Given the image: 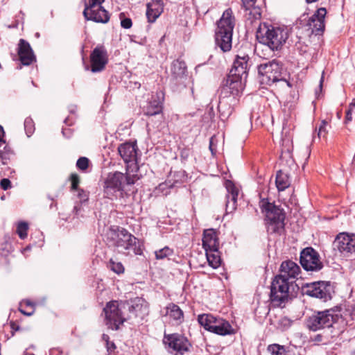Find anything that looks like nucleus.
<instances>
[{
	"label": "nucleus",
	"instance_id": "1",
	"mask_svg": "<svg viewBox=\"0 0 355 355\" xmlns=\"http://www.w3.org/2000/svg\"><path fill=\"white\" fill-rule=\"evenodd\" d=\"M107 241L110 245L124 250L127 254L132 252L135 255H141V242L127 230L119 227H112L107 232Z\"/></svg>",
	"mask_w": 355,
	"mask_h": 355
},
{
	"label": "nucleus",
	"instance_id": "2",
	"mask_svg": "<svg viewBox=\"0 0 355 355\" xmlns=\"http://www.w3.org/2000/svg\"><path fill=\"white\" fill-rule=\"evenodd\" d=\"M137 179V175L130 174L129 171L107 173L103 182V196L110 200L116 199L119 194L122 195L125 186L134 184Z\"/></svg>",
	"mask_w": 355,
	"mask_h": 355
},
{
	"label": "nucleus",
	"instance_id": "3",
	"mask_svg": "<svg viewBox=\"0 0 355 355\" xmlns=\"http://www.w3.org/2000/svg\"><path fill=\"white\" fill-rule=\"evenodd\" d=\"M299 286L276 275L270 286V300L274 306L284 307L291 300L296 297Z\"/></svg>",
	"mask_w": 355,
	"mask_h": 355
},
{
	"label": "nucleus",
	"instance_id": "4",
	"mask_svg": "<svg viewBox=\"0 0 355 355\" xmlns=\"http://www.w3.org/2000/svg\"><path fill=\"white\" fill-rule=\"evenodd\" d=\"M235 19L231 8L225 10L217 23L215 32V43L223 52L230 51Z\"/></svg>",
	"mask_w": 355,
	"mask_h": 355
},
{
	"label": "nucleus",
	"instance_id": "5",
	"mask_svg": "<svg viewBox=\"0 0 355 355\" xmlns=\"http://www.w3.org/2000/svg\"><path fill=\"white\" fill-rule=\"evenodd\" d=\"M260 207L266 215V227L267 232L270 234H277L281 235L285 230V212L272 203L268 202L266 199L260 201Z\"/></svg>",
	"mask_w": 355,
	"mask_h": 355
},
{
	"label": "nucleus",
	"instance_id": "6",
	"mask_svg": "<svg viewBox=\"0 0 355 355\" xmlns=\"http://www.w3.org/2000/svg\"><path fill=\"white\" fill-rule=\"evenodd\" d=\"M288 37L286 29L266 24L260 26L257 32V38L259 42L268 46L272 51L279 50Z\"/></svg>",
	"mask_w": 355,
	"mask_h": 355
},
{
	"label": "nucleus",
	"instance_id": "7",
	"mask_svg": "<svg viewBox=\"0 0 355 355\" xmlns=\"http://www.w3.org/2000/svg\"><path fill=\"white\" fill-rule=\"evenodd\" d=\"M282 71V67L276 60L261 64L258 67V73L261 76V82L268 85L284 80Z\"/></svg>",
	"mask_w": 355,
	"mask_h": 355
},
{
	"label": "nucleus",
	"instance_id": "8",
	"mask_svg": "<svg viewBox=\"0 0 355 355\" xmlns=\"http://www.w3.org/2000/svg\"><path fill=\"white\" fill-rule=\"evenodd\" d=\"M241 77L230 74L224 80L220 89V95L230 98L231 103H236L237 98L242 93L243 85Z\"/></svg>",
	"mask_w": 355,
	"mask_h": 355
},
{
	"label": "nucleus",
	"instance_id": "9",
	"mask_svg": "<svg viewBox=\"0 0 355 355\" xmlns=\"http://www.w3.org/2000/svg\"><path fill=\"white\" fill-rule=\"evenodd\" d=\"M338 315H335L331 310L318 311L309 318L306 322L308 328L312 331L330 327L334 322H338Z\"/></svg>",
	"mask_w": 355,
	"mask_h": 355
},
{
	"label": "nucleus",
	"instance_id": "10",
	"mask_svg": "<svg viewBox=\"0 0 355 355\" xmlns=\"http://www.w3.org/2000/svg\"><path fill=\"white\" fill-rule=\"evenodd\" d=\"M104 1L105 0H89V4H85L83 10V15L86 20H91L103 24L109 21L110 15L101 6Z\"/></svg>",
	"mask_w": 355,
	"mask_h": 355
},
{
	"label": "nucleus",
	"instance_id": "11",
	"mask_svg": "<svg viewBox=\"0 0 355 355\" xmlns=\"http://www.w3.org/2000/svg\"><path fill=\"white\" fill-rule=\"evenodd\" d=\"M300 261L302 268L306 271H319L323 268L318 252L311 247L302 250Z\"/></svg>",
	"mask_w": 355,
	"mask_h": 355
},
{
	"label": "nucleus",
	"instance_id": "12",
	"mask_svg": "<svg viewBox=\"0 0 355 355\" xmlns=\"http://www.w3.org/2000/svg\"><path fill=\"white\" fill-rule=\"evenodd\" d=\"M118 152L123 161L127 164V171H137L139 169L137 163V147L136 144L126 142L118 147Z\"/></svg>",
	"mask_w": 355,
	"mask_h": 355
},
{
	"label": "nucleus",
	"instance_id": "13",
	"mask_svg": "<svg viewBox=\"0 0 355 355\" xmlns=\"http://www.w3.org/2000/svg\"><path fill=\"white\" fill-rule=\"evenodd\" d=\"M105 315V324L112 330H118L125 319L122 316L116 301L108 302L103 309Z\"/></svg>",
	"mask_w": 355,
	"mask_h": 355
},
{
	"label": "nucleus",
	"instance_id": "14",
	"mask_svg": "<svg viewBox=\"0 0 355 355\" xmlns=\"http://www.w3.org/2000/svg\"><path fill=\"white\" fill-rule=\"evenodd\" d=\"M164 343L168 346V351L174 355H183L191 346L187 338L178 334L165 336Z\"/></svg>",
	"mask_w": 355,
	"mask_h": 355
},
{
	"label": "nucleus",
	"instance_id": "15",
	"mask_svg": "<svg viewBox=\"0 0 355 355\" xmlns=\"http://www.w3.org/2000/svg\"><path fill=\"white\" fill-rule=\"evenodd\" d=\"M91 71L93 73L102 71L108 62L107 50L103 45L94 49L90 54Z\"/></svg>",
	"mask_w": 355,
	"mask_h": 355
},
{
	"label": "nucleus",
	"instance_id": "16",
	"mask_svg": "<svg viewBox=\"0 0 355 355\" xmlns=\"http://www.w3.org/2000/svg\"><path fill=\"white\" fill-rule=\"evenodd\" d=\"M334 245L343 254L355 252V234L340 233L336 238Z\"/></svg>",
	"mask_w": 355,
	"mask_h": 355
},
{
	"label": "nucleus",
	"instance_id": "17",
	"mask_svg": "<svg viewBox=\"0 0 355 355\" xmlns=\"http://www.w3.org/2000/svg\"><path fill=\"white\" fill-rule=\"evenodd\" d=\"M304 293L311 297L327 301L330 299L329 285L324 282H315L307 284Z\"/></svg>",
	"mask_w": 355,
	"mask_h": 355
},
{
	"label": "nucleus",
	"instance_id": "18",
	"mask_svg": "<svg viewBox=\"0 0 355 355\" xmlns=\"http://www.w3.org/2000/svg\"><path fill=\"white\" fill-rule=\"evenodd\" d=\"M300 273V266L291 260H286L281 263L279 274L277 276L281 277L282 279H286V281L291 282L293 284H295V280L297 279Z\"/></svg>",
	"mask_w": 355,
	"mask_h": 355
},
{
	"label": "nucleus",
	"instance_id": "19",
	"mask_svg": "<svg viewBox=\"0 0 355 355\" xmlns=\"http://www.w3.org/2000/svg\"><path fill=\"white\" fill-rule=\"evenodd\" d=\"M326 14V8H320L310 17L309 20V25L312 29V33L315 34V35H322L324 31V18Z\"/></svg>",
	"mask_w": 355,
	"mask_h": 355
},
{
	"label": "nucleus",
	"instance_id": "20",
	"mask_svg": "<svg viewBox=\"0 0 355 355\" xmlns=\"http://www.w3.org/2000/svg\"><path fill=\"white\" fill-rule=\"evenodd\" d=\"M250 57L243 53L242 55H237L233 66L230 70V74L238 76L239 77H247L248 70L249 67Z\"/></svg>",
	"mask_w": 355,
	"mask_h": 355
},
{
	"label": "nucleus",
	"instance_id": "21",
	"mask_svg": "<svg viewBox=\"0 0 355 355\" xmlns=\"http://www.w3.org/2000/svg\"><path fill=\"white\" fill-rule=\"evenodd\" d=\"M18 55L24 65H29L35 60V56L28 42L20 39L18 44Z\"/></svg>",
	"mask_w": 355,
	"mask_h": 355
},
{
	"label": "nucleus",
	"instance_id": "22",
	"mask_svg": "<svg viewBox=\"0 0 355 355\" xmlns=\"http://www.w3.org/2000/svg\"><path fill=\"white\" fill-rule=\"evenodd\" d=\"M209 331L220 336L232 335L235 332L230 322L220 317L215 318Z\"/></svg>",
	"mask_w": 355,
	"mask_h": 355
},
{
	"label": "nucleus",
	"instance_id": "23",
	"mask_svg": "<svg viewBox=\"0 0 355 355\" xmlns=\"http://www.w3.org/2000/svg\"><path fill=\"white\" fill-rule=\"evenodd\" d=\"M165 309L166 313L163 316L168 317L174 324L179 325L184 322V312L178 305L169 303Z\"/></svg>",
	"mask_w": 355,
	"mask_h": 355
},
{
	"label": "nucleus",
	"instance_id": "24",
	"mask_svg": "<svg viewBox=\"0 0 355 355\" xmlns=\"http://www.w3.org/2000/svg\"><path fill=\"white\" fill-rule=\"evenodd\" d=\"M202 247L206 250H214L219 247V241L216 232L214 229L205 230L203 232Z\"/></svg>",
	"mask_w": 355,
	"mask_h": 355
},
{
	"label": "nucleus",
	"instance_id": "25",
	"mask_svg": "<svg viewBox=\"0 0 355 355\" xmlns=\"http://www.w3.org/2000/svg\"><path fill=\"white\" fill-rule=\"evenodd\" d=\"M230 99L227 97L224 98V96L220 95L219 96L218 109L222 117L228 118L233 112V106L236 103H231Z\"/></svg>",
	"mask_w": 355,
	"mask_h": 355
},
{
	"label": "nucleus",
	"instance_id": "26",
	"mask_svg": "<svg viewBox=\"0 0 355 355\" xmlns=\"http://www.w3.org/2000/svg\"><path fill=\"white\" fill-rule=\"evenodd\" d=\"M128 310L130 313L137 315L138 312L141 311L144 308H146V302L142 297H137L127 302Z\"/></svg>",
	"mask_w": 355,
	"mask_h": 355
},
{
	"label": "nucleus",
	"instance_id": "27",
	"mask_svg": "<svg viewBox=\"0 0 355 355\" xmlns=\"http://www.w3.org/2000/svg\"><path fill=\"white\" fill-rule=\"evenodd\" d=\"M275 184L279 191H284L291 184L289 176L282 170L278 171L276 175Z\"/></svg>",
	"mask_w": 355,
	"mask_h": 355
},
{
	"label": "nucleus",
	"instance_id": "28",
	"mask_svg": "<svg viewBox=\"0 0 355 355\" xmlns=\"http://www.w3.org/2000/svg\"><path fill=\"white\" fill-rule=\"evenodd\" d=\"M206 257L209 265L213 268H218L221 264V259L219 255L218 248H216V250H206Z\"/></svg>",
	"mask_w": 355,
	"mask_h": 355
},
{
	"label": "nucleus",
	"instance_id": "29",
	"mask_svg": "<svg viewBox=\"0 0 355 355\" xmlns=\"http://www.w3.org/2000/svg\"><path fill=\"white\" fill-rule=\"evenodd\" d=\"M162 8L159 3H148L146 17L149 22H154L161 15Z\"/></svg>",
	"mask_w": 355,
	"mask_h": 355
},
{
	"label": "nucleus",
	"instance_id": "30",
	"mask_svg": "<svg viewBox=\"0 0 355 355\" xmlns=\"http://www.w3.org/2000/svg\"><path fill=\"white\" fill-rule=\"evenodd\" d=\"M162 103L155 99L154 96H153L152 100L148 103V105L145 107L144 113L148 116H154L159 114L162 112Z\"/></svg>",
	"mask_w": 355,
	"mask_h": 355
},
{
	"label": "nucleus",
	"instance_id": "31",
	"mask_svg": "<svg viewBox=\"0 0 355 355\" xmlns=\"http://www.w3.org/2000/svg\"><path fill=\"white\" fill-rule=\"evenodd\" d=\"M187 71V65L184 61L176 60L173 62L171 73L175 78H182Z\"/></svg>",
	"mask_w": 355,
	"mask_h": 355
},
{
	"label": "nucleus",
	"instance_id": "32",
	"mask_svg": "<svg viewBox=\"0 0 355 355\" xmlns=\"http://www.w3.org/2000/svg\"><path fill=\"white\" fill-rule=\"evenodd\" d=\"M241 0L243 6L245 10L252 9L254 15L261 16V8L263 4V0Z\"/></svg>",
	"mask_w": 355,
	"mask_h": 355
},
{
	"label": "nucleus",
	"instance_id": "33",
	"mask_svg": "<svg viewBox=\"0 0 355 355\" xmlns=\"http://www.w3.org/2000/svg\"><path fill=\"white\" fill-rule=\"evenodd\" d=\"M228 193L227 195V209L234 210L236 209V204L238 197V190L232 186L230 189L227 188Z\"/></svg>",
	"mask_w": 355,
	"mask_h": 355
},
{
	"label": "nucleus",
	"instance_id": "34",
	"mask_svg": "<svg viewBox=\"0 0 355 355\" xmlns=\"http://www.w3.org/2000/svg\"><path fill=\"white\" fill-rule=\"evenodd\" d=\"M215 318L216 316H214L211 314H200L198 316V322L206 330L209 331L211 326H212V322H214Z\"/></svg>",
	"mask_w": 355,
	"mask_h": 355
},
{
	"label": "nucleus",
	"instance_id": "35",
	"mask_svg": "<svg viewBox=\"0 0 355 355\" xmlns=\"http://www.w3.org/2000/svg\"><path fill=\"white\" fill-rule=\"evenodd\" d=\"M340 317L345 321L347 324L349 322L355 320V304L345 305V308L343 311Z\"/></svg>",
	"mask_w": 355,
	"mask_h": 355
},
{
	"label": "nucleus",
	"instance_id": "36",
	"mask_svg": "<svg viewBox=\"0 0 355 355\" xmlns=\"http://www.w3.org/2000/svg\"><path fill=\"white\" fill-rule=\"evenodd\" d=\"M268 351L272 355H285L286 349L284 346L278 344L270 345L268 347Z\"/></svg>",
	"mask_w": 355,
	"mask_h": 355
},
{
	"label": "nucleus",
	"instance_id": "37",
	"mask_svg": "<svg viewBox=\"0 0 355 355\" xmlns=\"http://www.w3.org/2000/svg\"><path fill=\"white\" fill-rule=\"evenodd\" d=\"M173 252V250L170 249L168 247H164L162 249L155 251V254L157 259H164L172 255Z\"/></svg>",
	"mask_w": 355,
	"mask_h": 355
},
{
	"label": "nucleus",
	"instance_id": "38",
	"mask_svg": "<svg viewBox=\"0 0 355 355\" xmlns=\"http://www.w3.org/2000/svg\"><path fill=\"white\" fill-rule=\"evenodd\" d=\"M110 268L116 274H121L124 272V267L121 262H116L112 259L109 261Z\"/></svg>",
	"mask_w": 355,
	"mask_h": 355
},
{
	"label": "nucleus",
	"instance_id": "39",
	"mask_svg": "<svg viewBox=\"0 0 355 355\" xmlns=\"http://www.w3.org/2000/svg\"><path fill=\"white\" fill-rule=\"evenodd\" d=\"M28 229V223L26 222H20L17 225V232L20 239H24L27 236V231Z\"/></svg>",
	"mask_w": 355,
	"mask_h": 355
},
{
	"label": "nucleus",
	"instance_id": "40",
	"mask_svg": "<svg viewBox=\"0 0 355 355\" xmlns=\"http://www.w3.org/2000/svg\"><path fill=\"white\" fill-rule=\"evenodd\" d=\"M24 129L28 137H31L35 130L34 123L31 118H26L24 121Z\"/></svg>",
	"mask_w": 355,
	"mask_h": 355
},
{
	"label": "nucleus",
	"instance_id": "41",
	"mask_svg": "<svg viewBox=\"0 0 355 355\" xmlns=\"http://www.w3.org/2000/svg\"><path fill=\"white\" fill-rule=\"evenodd\" d=\"M89 160L88 158L85 157H81L76 162V167L78 169L85 171L87 169L89 166Z\"/></svg>",
	"mask_w": 355,
	"mask_h": 355
},
{
	"label": "nucleus",
	"instance_id": "42",
	"mask_svg": "<svg viewBox=\"0 0 355 355\" xmlns=\"http://www.w3.org/2000/svg\"><path fill=\"white\" fill-rule=\"evenodd\" d=\"M70 180L71 182V190L73 191L78 190L79 189L78 185L80 181L79 175L76 173H71L70 175Z\"/></svg>",
	"mask_w": 355,
	"mask_h": 355
},
{
	"label": "nucleus",
	"instance_id": "43",
	"mask_svg": "<svg viewBox=\"0 0 355 355\" xmlns=\"http://www.w3.org/2000/svg\"><path fill=\"white\" fill-rule=\"evenodd\" d=\"M120 19H121V26L122 28L128 29L132 27V21L130 18L125 17V15L123 13H121Z\"/></svg>",
	"mask_w": 355,
	"mask_h": 355
},
{
	"label": "nucleus",
	"instance_id": "44",
	"mask_svg": "<svg viewBox=\"0 0 355 355\" xmlns=\"http://www.w3.org/2000/svg\"><path fill=\"white\" fill-rule=\"evenodd\" d=\"M327 125V122L326 121L323 120L321 122V123L318 128V137L319 139L321 137H325L326 135H327L328 130L326 128Z\"/></svg>",
	"mask_w": 355,
	"mask_h": 355
},
{
	"label": "nucleus",
	"instance_id": "45",
	"mask_svg": "<svg viewBox=\"0 0 355 355\" xmlns=\"http://www.w3.org/2000/svg\"><path fill=\"white\" fill-rule=\"evenodd\" d=\"M13 155L12 151L8 150L0 153V157L1 159L2 164L6 165L8 161L10 159Z\"/></svg>",
	"mask_w": 355,
	"mask_h": 355
},
{
	"label": "nucleus",
	"instance_id": "46",
	"mask_svg": "<svg viewBox=\"0 0 355 355\" xmlns=\"http://www.w3.org/2000/svg\"><path fill=\"white\" fill-rule=\"evenodd\" d=\"M24 303L27 306H30L32 308V311L31 312H26L25 311H24L23 309H19V311L23 314V315H28V316H31L34 313V309H33V307H34V303H33L32 302H31L30 300H26L24 301Z\"/></svg>",
	"mask_w": 355,
	"mask_h": 355
},
{
	"label": "nucleus",
	"instance_id": "47",
	"mask_svg": "<svg viewBox=\"0 0 355 355\" xmlns=\"http://www.w3.org/2000/svg\"><path fill=\"white\" fill-rule=\"evenodd\" d=\"M78 192V197L80 198V201H87L88 200V194L83 189H78L76 190Z\"/></svg>",
	"mask_w": 355,
	"mask_h": 355
},
{
	"label": "nucleus",
	"instance_id": "48",
	"mask_svg": "<svg viewBox=\"0 0 355 355\" xmlns=\"http://www.w3.org/2000/svg\"><path fill=\"white\" fill-rule=\"evenodd\" d=\"M354 112H355L354 110L348 107L347 110L346 111V115L344 121L345 124H347L348 123L352 121V114Z\"/></svg>",
	"mask_w": 355,
	"mask_h": 355
},
{
	"label": "nucleus",
	"instance_id": "49",
	"mask_svg": "<svg viewBox=\"0 0 355 355\" xmlns=\"http://www.w3.org/2000/svg\"><path fill=\"white\" fill-rule=\"evenodd\" d=\"M1 187L3 190H7L11 187V182L7 178H3L0 182Z\"/></svg>",
	"mask_w": 355,
	"mask_h": 355
},
{
	"label": "nucleus",
	"instance_id": "50",
	"mask_svg": "<svg viewBox=\"0 0 355 355\" xmlns=\"http://www.w3.org/2000/svg\"><path fill=\"white\" fill-rule=\"evenodd\" d=\"M107 351L108 352L107 355H112V353L115 350L116 345L113 342H109L106 344Z\"/></svg>",
	"mask_w": 355,
	"mask_h": 355
},
{
	"label": "nucleus",
	"instance_id": "51",
	"mask_svg": "<svg viewBox=\"0 0 355 355\" xmlns=\"http://www.w3.org/2000/svg\"><path fill=\"white\" fill-rule=\"evenodd\" d=\"M190 155V150L187 148H184L181 150L180 157L182 159L186 160Z\"/></svg>",
	"mask_w": 355,
	"mask_h": 355
},
{
	"label": "nucleus",
	"instance_id": "52",
	"mask_svg": "<svg viewBox=\"0 0 355 355\" xmlns=\"http://www.w3.org/2000/svg\"><path fill=\"white\" fill-rule=\"evenodd\" d=\"M284 132H285V137L286 138L282 139V141H283V143L286 142V143L288 144L291 141V137L289 135V132L286 130L285 127L284 126L283 130H282V135L284 134Z\"/></svg>",
	"mask_w": 355,
	"mask_h": 355
},
{
	"label": "nucleus",
	"instance_id": "53",
	"mask_svg": "<svg viewBox=\"0 0 355 355\" xmlns=\"http://www.w3.org/2000/svg\"><path fill=\"white\" fill-rule=\"evenodd\" d=\"M280 322L282 324H283L285 327H288L291 326L292 322L290 319H288L286 317H284L281 319Z\"/></svg>",
	"mask_w": 355,
	"mask_h": 355
},
{
	"label": "nucleus",
	"instance_id": "54",
	"mask_svg": "<svg viewBox=\"0 0 355 355\" xmlns=\"http://www.w3.org/2000/svg\"><path fill=\"white\" fill-rule=\"evenodd\" d=\"M3 135H4L3 129L0 125V147L2 146V144H5V141L3 140Z\"/></svg>",
	"mask_w": 355,
	"mask_h": 355
},
{
	"label": "nucleus",
	"instance_id": "55",
	"mask_svg": "<svg viewBox=\"0 0 355 355\" xmlns=\"http://www.w3.org/2000/svg\"><path fill=\"white\" fill-rule=\"evenodd\" d=\"M213 141H214V137H211L210 138V141H209V149H210V150H211V153H212V154H214V150H215V149H214V147H213Z\"/></svg>",
	"mask_w": 355,
	"mask_h": 355
},
{
	"label": "nucleus",
	"instance_id": "56",
	"mask_svg": "<svg viewBox=\"0 0 355 355\" xmlns=\"http://www.w3.org/2000/svg\"><path fill=\"white\" fill-rule=\"evenodd\" d=\"M102 339L106 343V344L110 342V337L107 334H103L102 336Z\"/></svg>",
	"mask_w": 355,
	"mask_h": 355
},
{
	"label": "nucleus",
	"instance_id": "57",
	"mask_svg": "<svg viewBox=\"0 0 355 355\" xmlns=\"http://www.w3.org/2000/svg\"><path fill=\"white\" fill-rule=\"evenodd\" d=\"M348 107L355 110V98L352 100Z\"/></svg>",
	"mask_w": 355,
	"mask_h": 355
},
{
	"label": "nucleus",
	"instance_id": "58",
	"mask_svg": "<svg viewBox=\"0 0 355 355\" xmlns=\"http://www.w3.org/2000/svg\"><path fill=\"white\" fill-rule=\"evenodd\" d=\"M164 185H167V186H168V187H173V184H170V181H168V182H166V183H165V184H159V187H163Z\"/></svg>",
	"mask_w": 355,
	"mask_h": 355
},
{
	"label": "nucleus",
	"instance_id": "59",
	"mask_svg": "<svg viewBox=\"0 0 355 355\" xmlns=\"http://www.w3.org/2000/svg\"><path fill=\"white\" fill-rule=\"evenodd\" d=\"M322 82H323V76L321 77L320 81V88L322 87Z\"/></svg>",
	"mask_w": 355,
	"mask_h": 355
},
{
	"label": "nucleus",
	"instance_id": "60",
	"mask_svg": "<svg viewBox=\"0 0 355 355\" xmlns=\"http://www.w3.org/2000/svg\"><path fill=\"white\" fill-rule=\"evenodd\" d=\"M337 116H338V119H340L341 116H342V112H338L337 113Z\"/></svg>",
	"mask_w": 355,
	"mask_h": 355
},
{
	"label": "nucleus",
	"instance_id": "61",
	"mask_svg": "<svg viewBox=\"0 0 355 355\" xmlns=\"http://www.w3.org/2000/svg\"><path fill=\"white\" fill-rule=\"evenodd\" d=\"M76 107H73L71 110H70V112H74V110H75Z\"/></svg>",
	"mask_w": 355,
	"mask_h": 355
},
{
	"label": "nucleus",
	"instance_id": "62",
	"mask_svg": "<svg viewBox=\"0 0 355 355\" xmlns=\"http://www.w3.org/2000/svg\"><path fill=\"white\" fill-rule=\"evenodd\" d=\"M26 355H34L33 354H26Z\"/></svg>",
	"mask_w": 355,
	"mask_h": 355
},
{
	"label": "nucleus",
	"instance_id": "63",
	"mask_svg": "<svg viewBox=\"0 0 355 355\" xmlns=\"http://www.w3.org/2000/svg\"><path fill=\"white\" fill-rule=\"evenodd\" d=\"M246 3L248 2L246 0H245Z\"/></svg>",
	"mask_w": 355,
	"mask_h": 355
},
{
	"label": "nucleus",
	"instance_id": "64",
	"mask_svg": "<svg viewBox=\"0 0 355 355\" xmlns=\"http://www.w3.org/2000/svg\"><path fill=\"white\" fill-rule=\"evenodd\" d=\"M354 355H355V354Z\"/></svg>",
	"mask_w": 355,
	"mask_h": 355
}]
</instances>
